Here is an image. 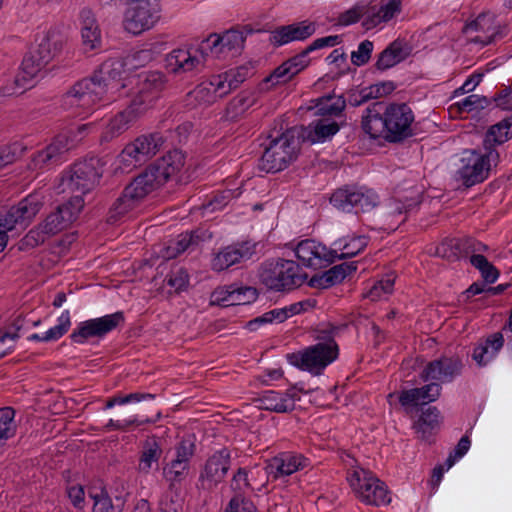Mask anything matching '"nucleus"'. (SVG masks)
Returning a JSON list of instances; mask_svg holds the SVG:
<instances>
[{"label": "nucleus", "instance_id": "obj_62", "mask_svg": "<svg viewBox=\"0 0 512 512\" xmlns=\"http://www.w3.org/2000/svg\"><path fill=\"white\" fill-rule=\"evenodd\" d=\"M192 95L200 105H211L219 100L207 80L198 84L192 91Z\"/></svg>", "mask_w": 512, "mask_h": 512}, {"label": "nucleus", "instance_id": "obj_3", "mask_svg": "<svg viewBox=\"0 0 512 512\" xmlns=\"http://www.w3.org/2000/svg\"><path fill=\"white\" fill-rule=\"evenodd\" d=\"M336 328L318 331L316 343L287 355L288 362L314 376L324 370L339 357V346L335 340Z\"/></svg>", "mask_w": 512, "mask_h": 512}, {"label": "nucleus", "instance_id": "obj_7", "mask_svg": "<svg viewBox=\"0 0 512 512\" xmlns=\"http://www.w3.org/2000/svg\"><path fill=\"white\" fill-rule=\"evenodd\" d=\"M103 174V164L98 157H90L76 162L62 177L64 190L82 196L93 190Z\"/></svg>", "mask_w": 512, "mask_h": 512}, {"label": "nucleus", "instance_id": "obj_54", "mask_svg": "<svg viewBox=\"0 0 512 512\" xmlns=\"http://www.w3.org/2000/svg\"><path fill=\"white\" fill-rule=\"evenodd\" d=\"M138 202L135 199H130L126 196V190L124 189L121 196H119L109 211V221L116 222L120 217L132 210Z\"/></svg>", "mask_w": 512, "mask_h": 512}, {"label": "nucleus", "instance_id": "obj_1", "mask_svg": "<svg viewBox=\"0 0 512 512\" xmlns=\"http://www.w3.org/2000/svg\"><path fill=\"white\" fill-rule=\"evenodd\" d=\"M127 63L122 58L105 60L94 71L91 77L77 81L62 97V106L70 110L74 116L86 117L100 102L110 101L107 97L109 90H119L125 84H120L126 72Z\"/></svg>", "mask_w": 512, "mask_h": 512}, {"label": "nucleus", "instance_id": "obj_34", "mask_svg": "<svg viewBox=\"0 0 512 512\" xmlns=\"http://www.w3.org/2000/svg\"><path fill=\"white\" fill-rule=\"evenodd\" d=\"M257 93L253 90H242L234 96L226 105L222 119L229 122H236L256 104Z\"/></svg>", "mask_w": 512, "mask_h": 512}, {"label": "nucleus", "instance_id": "obj_36", "mask_svg": "<svg viewBox=\"0 0 512 512\" xmlns=\"http://www.w3.org/2000/svg\"><path fill=\"white\" fill-rule=\"evenodd\" d=\"M409 53L405 43L394 40L378 54L374 66L378 71H386L404 61Z\"/></svg>", "mask_w": 512, "mask_h": 512}, {"label": "nucleus", "instance_id": "obj_27", "mask_svg": "<svg viewBox=\"0 0 512 512\" xmlns=\"http://www.w3.org/2000/svg\"><path fill=\"white\" fill-rule=\"evenodd\" d=\"M143 115L144 114L139 109L133 107L132 103H129V105L124 110L115 114L108 121L102 132L101 140L109 142L112 139L120 136Z\"/></svg>", "mask_w": 512, "mask_h": 512}, {"label": "nucleus", "instance_id": "obj_19", "mask_svg": "<svg viewBox=\"0 0 512 512\" xmlns=\"http://www.w3.org/2000/svg\"><path fill=\"white\" fill-rule=\"evenodd\" d=\"M47 66L45 62L33 51L24 56L19 72L14 77L11 85H6L1 89L4 96L20 94L27 88L33 86L32 82L37 75Z\"/></svg>", "mask_w": 512, "mask_h": 512}, {"label": "nucleus", "instance_id": "obj_57", "mask_svg": "<svg viewBox=\"0 0 512 512\" xmlns=\"http://www.w3.org/2000/svg\"><path fill=\"white\" fill-rule=\"evenodd\" d=\"M251 473L250 469H247L245 467H240L237 472L234 474L232 480H231V488L237 492L236 495H239L241 497L242 494L253 491L254 487L250 482L249 474Z\"/></svg>", "mask_w": 512, "mask_h": 512}, {"label": "nucleus", "instance_id": "obj_2", "mask_svg": "<svg viewBox=\"0 0 512 512\" xmlns=\"http://www.w3.org/2000/svg\"><path fill=\"white\" fill-rule=\"evenodd\" d=\"M415 115L406 103L374 102L361 120V128L372 139L383 138L389 143H400L413 135Z\"/></svg>", "mask_w": 512, "mask_h": 512}, {"label": "nucleus", "instance_id": "obj_18", "mask_svg": "<svg viewBox=\"0 0 512 512\" xmlns=\"http://www.w3.org/2000/svg\"><path fill=\"white\" fill-rule=\"evenodd\" d=\"M256 253V243L240 241L221 248L211 260L213 271L222 272L231 266L247 261Z\"/></svg>", "mask_w": 512, "mask_h": 512}, {"label": "nucleus", "instance_id": "obj_55", "mask_svg": "<svg viewBox=\"0 0 512 512\" xmlns=\"http://www.w3.org/2000/svg\"><path fill=\"white\" fill-rule=\"evenodd\" d=\"M166 284L174 289L176 293H180L187 289L189 285V275L186 269L178 267L172 269L165 277Z\"/></svg>", "mask_w": 512, "mask_h": 512}, {"label": "nucleus", "instance_id": "obj_22", "mask_svg": "<svg viewBox=\"0 0 512 512\" xmlns=\"http://www.w3.org/2000/svg\"><path fill=\"white\" fill-rule=\"evenodd\" d=\"M72 144L67 134L57 135L44 149L33 154L28 168L32 171L43 170L62 161V156L70 150Z\"/></svg>", "mask_w": 512, "mask_h": 512}, {"label": "nucleus", "instance_id": "obj_32", "mask_svg": "<svg viewBox=\"0 0 512 512\" xmlns=\"http://www.w3.org/2000/svg\"><path fill=\"white\" fill-rule=\"evenodd\" d=\"M63 43L62 34L57 29H49L38 35L36 48L32 51L39 56L42 62L48 65L62 50Z\"/></svg>", "mask_w": 512, "mask_h": 512}, {"label": "nucleus", "instance_id": "obj_48", "mask_svg": "<svg viewBox=\"0 0 512 512\" xmlns=\"http://www.w3.org/2000/svg\"><path fill=\"white\" fill-rule=\"evenodd\" d=\"M346 106L343 96H323L316 100L315 107L321 116H339Z\"/></svg>", "mask_w": 512, "mask_h": 512}, {"label": "nucleus", "instance_id": "obj_17", "mask_svg": "<svg viewBox=\"0 0 512 512\" xmlns=\"http://www.w3.org/2000/svg\"><path fill=\"white\" fill-rule=\"evenodd\" d=\"M196 445L190 439L181 440L175 447V457L163 468L165 479L173 485L181 483L188 475Z\"/></svg>", "mask_w": 512, "mask_h": 512}, {"label": "nucleus", "instance_id": "obj_52", "mask_svg": "<svg viewBox=\"0 0 512 512\" xmlns=\"http://www.w3.org/2000/svg\"><path fill=\"white\" fill-rule=\"evenodd\" d=\"M287 320V312L282 308H275L267 311L261 316H258L247 322V329L249 331H256L260 326L268 323H282Z\"/></svg>", "mask_w": 512, "mask_h": 512}, {"label": "nucleus", "instance_id": "obj_63", "mask_svg": "<svg viewBox=\"0 0 512 512\" xmlns=\"http://www.w3.org/2000/svg\"><path fill=\"white\" fill-rule=\"evenodd\" d=\"M374 49L372 41L366 39L359 43L357 50L351 53V62L355 66H364L371 58Z\"/></svg>", "mask_w": 512, "mask_h": 512}, {"label": "nucleus", "instance_id": "obj_16", "mask_svg": "<svg viewBox=\"0 0 512 512\" xmlns=\"http://www.w3.org/2000/svg\"><path fill=\"white\" fill-rule=\"evenodd\" d=\"M84 207V199L80 196L71 197L66 203L59 205L41 222L48 235L54 236L75 221Z\"/></svg>", "mask_w": 512, "mask_h": 512}, {"label": "nucleus", "instance_id": "obj_50", "mask_svg": "<svg viewBox=\"0 0 512 512\" xmlns=\"http://www.w3.org/2000/svg\"><path fill=\"white\" fill-rule=\"evenodd\" d=\"M199 237L195 232H185L178 235L177 239L170 243L166 249L167 258H175L185 252L190 246L198 243Z\"/></svg>", "mask_w": 512, "mask_h": 512}, {"label": "nucleus", "instance_id": "obj_39", "mask_svg": "<svg viewBox=\"0 0 512 512\" xmlns=\"http://www.w3.org/2000/svg\"><path fill=\"white\" fill-rule=\"evenodd\" d=\"M162 453L161 444L155 436L145 439L141 445L138 471L143 474H148L154 464L158 465Z\"/></svg>", "mask_w": 512, "mask_h": 512}, {"label": "nucleus", "instance_id": "obj_15", "mask_svg": "<svg viewBox=\"0 0 512 512\" xmlns=\"http://www.w3.org/2000/svg\"><path fill=\"white\" fill-rule=\"evenodd\" d=\"M245 39L243 31L233 28L222 34H210L202 41L200 50L202 54L209 51L212 56L220 58L229 53L240 52L244 47Z\"/></svg>", "mask_w": 512, "mask_h": 512}, {"label": "nucleus", "instance_id": "obj_49", "mask_svg": "<svg viewBox=\"0 0 512 512\" xmlns=\"http://www.w3.org/2000/svg\"><path fill=\"white\" fill-rule=\"evenodd\" d=\"M21 320L16 319L8 331L0 330V359L10 354L18 340L19 330L21 329Z\"/></svg>", "mask_w": 512, "mask_h": 512}, {"label": "nucleus", "instance_id": "obj_30", "mask_svg": "<svg viewBox=\"0 0 512 512\" xmlns=\"http://www.w3.org/2000/svg\"><path fill=\"white\" fill-rule=\"evenodd\" d=\"M160 185H163V182L160 180L153 167L149 165L125 187L126 196L139 202Z\"/></svg>", "mask_w": 512, "mask_h": 512}, {"label": "nucleus", "instance_id": "obj_43", "mask_svg": "<svg viewBox=\"0 0 512 512\" xmlns=\"http://www.w3.org/2000/svg\"><path fill=\"white\" fill-rule=\"evenodd\" d=\"M357 269V262H344L331 267L318 278H312V283L317 282L321 288H328L342 282L348 275H351Z\"/></svg>", "mask_w": 512, "mask_h": 512}, {"label": "nucleus", "instance_id": "obj_8", "mask_svg": "<svg viewBox=\"0 0 512 512\" xmlns=\"http://www.w3.org/2000/svg\"><path fill=\"white\" fill-rule=\"evenodd\" d=\"M347 479L361 502L374 506L390 503L387 485L371 472L364 469L355 470Z\"/></svg>", "mask_w": 512, "mask_h": 512}, {"label": "nucleus", "instance_id": "obj_42", "mask_svg": "<svg viewBox=\"0 0 512 512\" xmlns=\"http://www.w3.org/2000/svg\"><path fill=\"white\" fill-rule=\"evenodd\" d=\"M494 17L489 14H480L475 20L471 21L466 25L467 31H482L485 35H477L473 38L474 43H480L482 45H489L498 38V31L493 26Z\"/></svg>", "mask_w": 512, "mask_h": 512}, {"label": "nucleus", "instance_id": "obj_47", "mask_svg": "<svg viewBox=\"0 0 512 512\" xmlns=\"http://www.w3.org/2000/svg\"><path fill=\"white\" fill-rule=\"evenodd\" d=\"M15 414L12 407L0 408V449L5 447L7 441L16 435Z\"/></svg>", "mask_w": 512, "mask_h": 512}, {"label": "nucleus", "instance_id": "obj_61", "mask_svg": "<svg viewBox=\"0 0 512 512\" xmlns=\"http://www.w3.org/2000/svg\"><path fill=\"white\" fill-rule=\"evenodd\" d=\"M155 58V51L152 48H143L129 54L124 60L130 68L136 69L147 65Z\"/></svg>", "mask_w": 512, "mask_h": 512}, {"label": "nucleus", "instance_id": "obj_45", "mask_svg": "<svg viewBox=\"0 0 512 512\" xmlns=\"http://www.w3.org/2000/svg\"><path fill=\"white\" fill-rule=\"evenodd\" d=\"M71 327V315L69 310H64L57 318V324L46 332L39 334L33 333L28 337L29 341L37 342H55L64 336Z\"/></svg>", "mask_w": 512, "mask_h": 512}, {"label": "nucleus", "instance_id": "obj_24", "mask_svg": "<svg viewBox=\"0 0 512 512\" xmlns=\"http://www.w3.org/2000/svg\"><path fill=\"white\" fill-rule=\"evenodd\" d=\"M481 248L486 250L487 246L482 245L471 237L446 238L436 247L435 254L450 262H455L467 257L470 253L480 251Z\"/></svg>", "mask_w": 512, "mask_h": 512}, {"label": "nucleus", "instance_id": "obj_28", "mask_svg": "<svg viewBox=\"0 0 512 512\" xmlns=\"http://www.w3.org/2000/svg\"><path fill=\"white\" fill-rule=\"evenodd\" d=\"M340 43L341 37L339 35H329L326 37L317 38L312 43H310L305 49H303L300 53L287 59L285 63L292 71L294 76H296L310 65V53L326 47H334Z\"/></svg>", "mask_w": 512, "mask_h": 512}, {"label": "nucleus", "instance_id": "obj_46", "mask_svg": "<svg viewBox=\"0 0 512 512\" xmlns=\"http://www.w3.org/2000/svg\"><path fill=\"white\" fill-rule=\"evenodd\" d=\"M356 192V186L346 185L332 193L330 203L338 210L355 213Z\"/></svg>", "mask_w": 512, "mask_h": 512}, {"label": "nucleus", "instance_id": "obj_26", "mask_svg": "<svg viewBox=\"0 0 512 512\" xmlns=\"http://www.w3.org/2000/svg\"><path fill=\"white\" fill-rule=\"evenodd\" d=\"M297 401H300V396L293 390H286V392L266 390L259 393L255 399L258 408L276 413L293 411Z\"/></svg>", "mask_w": 512, "mask_h": 512}, {"label": "nucleus", "instance_id": "obj_12", "mask_svg": "<svg viewBox=\"0 0 512 512\" xmlns=\"http://www.w3.org/2000/svg\"><path fill=\"white\" fill-rule=\"evenodd\" d=\"M230 464L231 454L227 448L215 451L200 470L197 489L204 492L213 491L225 479Z\"/></svg>", "mask_w": 512, "mask_h": 512}, {"label": "nucleus", "instance_id": "obj_53", "mask_svg": "<svg viewBox=\"0 0 512 512\" xmlns=\"http://www.w3.org/2000/svg\"><path fill=\"white\" fill-rule=\"evenodd\" d=\"M397 399L406 414L417 412L424 406L415 388L401 390L397 394Z\"/></svg>", "mask_w": 512, "mask_h": 512}, {"label": "nucleus", "instance_id": "obj_29", "mask_svg": "<svg viewBox=\"0 0 512 512\" xmlns=\"http://www.w3.org/2000/svg\"><path fill=\"white\" fill-rule=\"evenodd\" d=\"M402 11L401 0H382L379 7L373 6L366 9V16L362 20V26L366 30L376 28L382 23H387Z\"/></svg>", "mask_w": 512, "mask_h": 512}, {"label": "nucleus", "instance_id": "obj_9", "mask_svg": "<svg viewBox=\"0 0 512 512\" xmlns=\"http://www.w3.org/2000/svg\"><path fill=\"white\" fill-rule=\"evenodd\" d=\"M159 0H138L130 5L124 14V28L133 35L152 29L160 20Z\"/></svg>", "mask_w": 512, "mask_h": 512}, {"label": "nucleus", "instance_id": "obj_4", "mask_svg": "<svg viewBox=\"0 0 512 512\" xmlns=\"http://www.w3.org/2000/svg\"><path fill=\"white\" fill-rule=\"evenodd\" d=\"M258 278L268 290L285 292L301 286L307 279L300 265L284 258H269L258 268Z\"/></svg>", "mask_w": 512, "mask_h": 512}, {"label": "nucleus", "instance_id": "obj_25", "mask_svg": "<svg viewBox=\"0 0 512 512\" xmlns=\"http://www.w3.org/2000/svg\"><path fill=\"white\" fill-rule=\"evenodd\" d=\"M316 32V24L308 20L282 25L270 33L269 41L280 47L294 41H305Z\"/></svg>", "mask_w": 512, "mask_h": 512}, {"label": "nucleus", "instance_id": "obj_37", "mask_svg": "<svg viewBox=\"0 0 512 512\" xmlns=\"http://www.w3.org/2000/svg\"><path fill=\"white\" fill-rule=\"evenodd\" d=\"M185 157L179 150L169 151L166 155L151 164L154 171L163 182H167L172 176L178 174L184 167Z\"/></svg>", "mask_w": 512, "mask_h": 512}, {"label": "nucleus", "instance_id": "obj_59", "mask_svg": "<svg viewBox=\"0 0 512 512\" xmlns=\"http://www.w3.org/2000/svg\"><path fill=\"white\" fill-rule=\"evenodd\" d=\"M257 298L258 292L256 288L234 284L232 294L233 306L250 304L256 301Z\"/></svg>", "mask_w": 512, "mask_h": 512}, {"label": "nucleus", "instance_id": "obj_21", "mask_svg": "<svg viewBox=\"0 0 512 512\" xmlns=\"http://www.w3.org/2000/svg\"><path fill=\"white\" fill-rule=\"evenodd\" d=\"M310 459L296 451H283L272 457L267 463V473L273 479L290 476L309 467Z\"/></svg>", "mask_w": 512, "mask_h": 512}, {"label": "nucleus", "instance_id": "obj_35", "mask_svg": "<svg viewBox=\"0 0 512 512\" xmlns=\"http://www.w3.org/2000/svg\"><path fill=\"white\" fill-rule=\"evenodd\" d=\"M503 345V334L501 332H495L474 347L472 358L478 366H486L497 356Z\"/></svg>", "mask_w": 512, "mask_h": 512}, {"label": "nucleus", "instance_id": "obj_56", "mask_svg": "<svg viewBox=\"0 0 512 512\" xmlns=\"http://www.w3.org/2000/svg\"><path fill=\"white\" fill-rule=\"evenodd\" d=\"M51 237L42 227V223L32 228L21 240V249H32L43 244L47 238Z\"/></svg>", "mask_w": 512, "mask_h": 512}, {"label": "nucleus", "instance_id": "obj_60", "mask_svg": "<svg viewBox=\"0 0 512 512\" xmlns=\"http://www.w3.org/2000/svg\"><path fill=\"white\" fill-rule=\"evenodd\" d=\"M25 147L22 143L14 142L10 145L0 148V170L15 162L19 157L23 155Z\"/></svg>", "mask_w": 512, "mask_h": 512}, {"label": "nucleus", "instance_id": "obj_40", "mask_svg": "<svg viewBox=\"0 0 512 512\" xmlns=\"http://www.w3.org/2000/svg\"><path fill=\"white\" fill-rule=\"evenodd\" d=\"M511 127L512 122H510L508 119H504L489 127L483 139L484 150L487 153L489 151L498 152L496 147L504 144L512 138Z\"/></svg>", "mask_w": 512, "mask_h": 512}, {"label": "nucleus", "instance_id": "obj_38", "mask_svg": "<svg viewBox=\"0 0 512 512\" xmlns=\"http://www.w3.org/2000/svg\"><path fill=\"white\" fill-rule=\"evenodd\" d=\"M369 238L365 235L346 236L333 243L334 261L351 258L361 253L368 245Z\"/></svg>", "mask_w": 512, "mask_h": 512}, {"label": "nucleus", "instance_id": "obj_31", "mask_svg": "<svg viewBox=\"0 0 512 512\" xmlns=\"http://www.w3.org/2000/svg\"><path fill=\"white\" fill-rule=\"evenodd\" d=\"M201 52L200 48H177L172 50L166 57L167 67L173 73H186L196 69L200 63L201 58L198 53Z\"/></svg>", "mask_w": 512, "mask_h": 512}, {"label": "nucleus", "instance_id": "obj_23", "mask_svg": "<svg viewBox=\"0 0 512 512\" xmlns=\"http://www.w3.org/2000/svg\"><path fill=\"white\" fill-rule=\"evenodd\" d=\"M40 204L32 196L22 199L3 215L0 213V228L12 230L17 225H27L39 212Z\"/></svg>", "mask_w": 512, "mask_h": 512}, {"label": "nucleus", "instance_id": "obj_20", "mask_svg": "<svg viewBox=\"0 0 512 512\" xmlns=\"http://www.w3.org/2000/svg\"><path fill=\"white\" fill-rule=\"evenodd\" d=\"M463 363L459 357H440L427 363L420 372L423 382L450 383L461 374Z\"/></svg>", "mask_w": 512, "mask_h": 512}, {"label": "nucleus", "instance_id": "obj_64", "mask_svg": "<svg viewBox=\"0 0 512 512\" xmlns=\"http://www.w3.org/2000/svg\"><path fill=\"white\" fill-rule=\"evenodd\" d=\"M183 499L177 492H167L160 501L161 512H181Z\"/></svg>", "mask_w": 512, "mask_h": 512}, {"label": "nucleus", "instance_id": "obj_11", "mask_svg": "<svg viewBox=\"0 0 512 512\" xmlns=\"http://www.w3.org/2000/svg\"><path fill=\"white\" fill-rule=\"evenodd\" d=\"M164 141L159 132L138 136L124 147L119 155V161L126 167H136L155 156Z\"/></svg>", "mask_w": 512, "mask_h": 512}, {"label": "nucleus", "instance_id": "obj_14", "mask_svg": "<svg viewBox=\"0 0 512 512\" xmlns=\"http://www.w3.org/2000/svg\"><path fill=\"white\" fill-rule=\"evenodd\" d=\"M298 261L310 269H322L334 262V252L315 239H304L297 244L289 243Z\"/></svg>", "mask_w": 512, "mask_h": 512}, {"label": "nucleus", "instance_id": "obj_58", "mask_svg": "<svg viewBox=\"0 0 512 512\" xmlns=\"http://www.w3.org/2000/svg\"><path fill=\"white\" fill-rule=\"evenodd\" d=\"M396 276L394 273L385 275L382 279L375 282L369 291V297L372 300L381 298L383 295L391 294L394 288Z\"/></svg>", "mask_w": 512, "mask_h": 512}, {"label": "nucleus", "instance_id": "obj_6", "mask_svg": "<svg viewBox=\"0 0 512 512\" xmlns=\"http://www.w3.org/2000/svg\"><path fill=\"white\" fill-rule=\"evenodd\" d=\"M500 159L498 152L483 154L476 150H466L460 159L461 167L455 173V180L465 188L484 182L488 177L492 165H497Z\"/></svg>", "mask_w": 512, "mask_h": 512}, {"label": "nucleus", "instance_id": "obj_44", "mask_svg": "<svg viewBox=\"0 0 512 512\" xmlns=\"http://www.w3.org/2000/svg\"><path fill=\"white\" fill-rule=\"evenodd\" d=\"M89 496L93 500V512H123L125 500L121 496H116L113 501L104 487L90 492Z\"/></svg>", "mask_w": 512, "mask_h": 512}, {"label": "nucleus", "instance_id": "obj_33", "mask_svg": "<svg viewBox=\"0 0 512 512\" xmlns=\"http://www.w3.org/2000/svg\"><path fill=\"white\" fill-rule=\"evenodd\" d=\"M441 414L437 407L429 406L422 409L421 414L414 421L412 428L417 437L426 442H430L432 437L440 428Z\"/></svg>", "mask_w": 512, "mask_h": 512}, {"label": "nucleus", "instance_id": "obj_10", "mask_svg": "<svg viewBox=\"0 0 512 512\" xmlns=\"http://www.w3.org/2000/svg\"><path fill=\"white\" fill-rule=\"evenodd\" d=\"M124 323V313L122 311H117L102 317L80 322L72 331L69 338L73 343L85 344L92 338H104L110 332L116 330L120 326H123Z\"/></svg>", "mask_w": 512, "mask_h": 512}, {"label": "nucleus", "instance_id": "obj_41", "mask_svg": "<svg viewBox=\"0 0 512 512\" xmlns=\"http://www.w3.org/2000/svg\"><path fill=\"white\" fill-rule=\"evenodd\" d=\"M340 130V125L329 118L313 121L305 130L304 137L311 143L325 142Z\"/></svg>", "mask_w": 512, "mask_h": 512}, {"label": "nucleus", "instance_id": "obj_5", "mask_svg": "<svg viewBox=\"0 0 512 512\" xmlns=\"http://www.w3.org/2000/svg\"><path fill=\"white\" fill-rule=\"evenodd\" d=\"M297 154L298 142L293 131L286 130L275 137L270 135L259 168L267 173L282 171L296 160Z\"/></svg>", "mask_w": 512, "mask_h": 512}, {"label": "nucleus", "instance_id": "obj_51", "mask_svg": "<svg viewBox=\"0 0 512 512\" xmlns=\"http://www.w3.org/2000/svg\"><path fill=\"white\" fill-rule=\"evenodd\" d=\"M379 203V196L375 191L366 187H357L355 213L368 212Z\"/></svg>", "mask_w": 512, "mask_h": 512}, {"label": "nucleus", "instance_id": "obj_13", "mask_svg": "<svg viewBox=\"0 0 512 512\" xmlns=\"http://www.w3.org/2000/svg\"><path fill=\"white\" fill-rule=\"evenodd\" d=\"M137 78V92L130 103L145 114L160 97L166 84V78L159 71H145L140 73Z\"/></svg>", "mask_w": 512, "mask_h": 512}]
</instances>
